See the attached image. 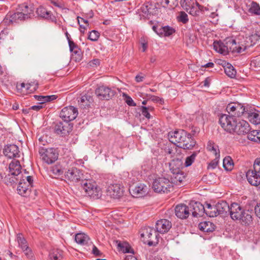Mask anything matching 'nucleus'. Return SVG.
<instances>
[{
  "label": "nucleus",
  "instance_id": "0eeeda50",
  "mask_svg": "<svg viewBox=\"0 0 260 260\" xmlns=\"http://www.w3.org/2000/svg\"><path fill=\"white\" fill-rule=\"evenodd\" d=\"M64 178L73 184L81 183L84 180V175L82 171L77 168H71L68 169L65 172Z\"/></svg>",
  "mask_w": 260,
  "mask_h": 260
},
{
  "label": "nucleus",
  "instance_id": "8fccbe9b",
  "mask_svg": "<svg viewBox=\"0 0 260 260\" xmlns=\"http://www.w3.org/2000/svg\"><path fill=\"white\" fill-rule=\"evenodd\" d=\"M199 152V151H194L192 153L191 155L187 156L185 159L184 167H188L189 166H190L192 165V164L194 162L195 158Z\"/></svg>",
  "mask_w": 260,
  "mask_h": 260
},
{
  "label": "nucleus",
  "instance_id": "58836bf2",
  "mask_svg": "<svg viewBox=\"0 0 260 260\" xmlns=\"http://www.w3.org/2000/svg\"><path fill=\"white\" fill-rule=\"evenodd\" d=\"M63 251L58 249H52L49 252V258L50 260H61L62 258Z\"/></svg>",
  "mask_w": 260,
  "mask_h": 260
},
{
  "label": "nucleus",
  "instance_id": "bb28decb",
  "mask_svg": "<svg viewBox=\"0 0 260 260\" xmlns=\"http://www.w3.org/2000/svg\"><path fill=\"white\" fill-rule=\"evenodd\" d=\"M183 167L182 161L179 158L174 159L169 163V168L172 174L182 171Z\"/></svg>",
  "mask_w": 260,
  "mask_h": 260
},
{
  "label": "nucleus",
  "instance_id": "a19ab883",
  "mask_svg": "<svg viewBox=\"0 0 260 260\" xmlns=\"http://www.w3.org/2000/svg\"><path fill=\"white\" fill-rule=\"evenodd\" d=\"M207 149L209 151L212 152L216 156V158H219L220 155L218 146L215 145L213 142L209 141L208 142Z\"/></svg>",
  "mask_w": 260,
  "mask_h": 260
},
{
  "label": "nucleus",
  "instance_id": "6e6d98bb",
  "mask_svg": "<svg viewBox=\"0 0 260 260\" xmlns=\"http://www.w3.org/2000/svg\"><path fill=\"white\" fill-rule=\"evenodd\" d=\"M249 12L255 15H260V7L256 2H252L251 7L249 9Z\"/></svg>",
  "mask_w": 260,
  "mask_h": 260
},
{
  "label": "nucleus",
  "instance_id": "dca6fc26",
  "mask_svg": "<svg viewBox=\"0 0 260 260\" xmlns=\"http://www.w3.org/2000/svg\"><path fill=\"white\" fill-rule=\"evenodd\" d=\"M38 88V83L37 81L31 82L25 84L21 83L17 85L18 90H21L23 94H29L36 91Z\"/></svg>",
  "mask_w": 260,
  "mask_h": 260
},
{
  "label": "nucleus",
  "instance_id": "338daca9",
  "mask_svg": "<svg viewBox=\"0 0 260 260\" xmlns=\"http://www.w3.org/2000/svg\"><path fill=\"white\" fill-rule=\"evenodd\" d=\"M125 102L129 106L135 107L136 106V104L134 102L132 98L127 95H126Z\"/></svg>",
  "mask_w": 260,
  "mask_h": 260
},
{
  "label": "nucleus",
  "instance_id": "412c9836",
  "mask_svg": "<svg viewBox=\"0 0 260 260\" xmlns=\"http://www.w3.org/2000/svg\"><path fill=\"white\" fill-rule=\"evenodd\" d=\"M21 167L20 165V162L18 160H15L12 161L10 165H9V170H10V173L13 176H19L20 175V173L21 172ZM19 177H18V178H12L11 181H10V182H15V180H18L19 179Z\"/></svg>",
  "mask_w": 260,
  "mask_h": 260
},
{
  "label": "nucleus",
  "instance_id": "cd10ccee",
  "mask_svg": "<svg viewBox=\"0 0 260 260\" xmlns=\"http://www.w3.org/2000/svg\"><path fill=\"white\" fill-rule=\"evenodd\" d=\"M217 216L220 214H226L229 212V209L230 206L225 201L218 202L216 204Z\"/></svg>",
  "mask_w": 260,
  "mask_h": 260
},
{
  "label": "nucleus",
  "instance_id": "20e7f679",
  "mask_svg": "<svg viewBox=\"0 0 260 260\" xmlns=\"http://www.w3.org/2000/svg\"><path fill=\"white\" fill-rule=\"evenodd\" d=\"M173 187L172 182L165 177H159L154 180L152 188L158 193H167Z\"/></svg>",
  "mask_w": 260,
  "mask_h": 260
},
{
  "label": "nucleus",
  "instance_id": "7ed1b4c3",
  "mask_svg": "<svg viewBox=\"0 0 260 260\" xmlns=\"http://www.w3.org/2000/svg\"><path fill=\"white\" fill-rule=\"evenodd\" d=\"M39 153L42 160L47 164H51L58 159V153L54 148L40 147Z\"/></svg>",
  "mask_w": 260,
  "mask_h": 260
},
{
  "label": "nucleus",
  "instance_id": "603ef678",
  "mask_svg": "<svg viewBox=\"0 0 260 260\" xmlns=\"http://www.w3.org/2000/svg\"><path fill=\"white\" fill-rule=\"evenodd\" d=\"M77 19L78 20V23L80 25V30L81 32L83 33L84 32V30L86 29V26L88 25V22L87 20H85L79 16H78Z\"/></svg>",
  "mask_w": 260,
  "mask_h": 260
},
{
  "label": "nucleus",
  "instance_id": "3c124183",
  "mask_svg": "<svg viewBox=\"0 0 260 260\" xmlns=\"http://www.w3.org/2000/svg\"><path fill=\"white\" fill-rule=\"evenodd\" d=\"M118 247L120 250L123 253H134L133 250L131 249V247L126 243H121L119 242L118 244Z\"/></svg>",
  "mask_w": 260,
  "mask_h": 260
},
{
  "label": "nucleus",
  "instance_id": "79ce46f5",
  "mask_svg": "<svg viewBox=\"0 0 260 260\" xmlns=\"http://www.w3.org/2000/svg\"><path fill=\"white\" fill-rule=\"evenodd\" d=\"M175 32V30L173 27L169 26H162L159 28V35L164 36H169Z\"/></svg>",
  "mask_w": 260,
  "mask_h": 260
},
{
  "label": "nucleus",
  "instance_id": "e433bc0d",
  "mask_svg": "<svg viewBox=\"0 0 260 260\" xmlns=\"http://www.w3.org/2000/svg\"><path fill=\"white\" fill-rule=\"evenodd\" d=\"M96 184V182L90 180L84 179V180L81 182V187L84 190L86 194L89 192L90 189L93 188V187L95 186Z\"/></svg>",
  "mask_w": 260,
  "mask_h": 260
},
{
  "label": "nucleus",
  "instance_id": "393cba45",
  "mask_svg": "<svg viewBox=\"0 0 260 260\" xmlns=\"http://www.w3.org/2000/svg\"><path fill=\"white\" fill-rule=\"evenodd\" d=\"M260 40V32H255L248 37H246L244 42L246 48H249L254 46Z\"/></svg>",
  "mask_w": 260,
  "mask_h": 260
},
{
  "label": "nucleus",
  "instance_id": "423d86ee",
  "mask_svg": "<svg viewBox=\"0 0 260 260\" xmlns=\"http://www.w3.org/2000/svg\"><path fill=\"white\" fill-rule=\"evenodd\" d=\"M226 110L229 114V115L226 114V116L233 118L239 117L247 114L245 107L239 103H231L229 104L226 106Z\"/></svg>",
  "mask_w": 260,
  "mask_h": 260
},
{
  "label": "nucleus",
  "instance_id": "09e8293b",
  "mask_svg": "<svg viewBox=\"0 0 260 260\" xmlns=\"http://www.w3.org/2000/svg\"><path fill=\"white\" fill-rule=\"evenodd\" d=\"M201 6L198 3H196L192 7L189 9L188 12L192 16H198L200 13Z\"/></svg>",
  "mask_w": 260,
  "mask_h": 260
},
{
  "label": "nucleus",
  "instance_id": "4be33fe9",
  "mask_svg": "<svg viewBox=\"0 0 260 260\" xmlns=\"http://www.w3.org/2000/svg\"><path fill=\"white\" fill-rule=\"evenodd\" d=\"M258 172L253 170H249L246 172V178L248 182L252 185L258 186L260 184V176Z\"/></svg>",
  "mask_w": 260,
  "mask_h": 260
},
{
  "label": "nucleus",
  "instance_id": "f3484780",
  "mask_svg": "<svg viewBox=\"0 0 260 260\" xmlns=\"http://www.w3.org/2000/svg\"><path fill=\"white\" fill-rule=\"evenodd\" d=\"M108 192L112 198L118 199L123 196L124 188L120 184H112L108 187Z\"/></svg>",
  "mask_w": 260,
  "mask_h": 260
},
{
  "label": "nucleus",
  "instance_id": "a18cd8bd",
  "mask_svg": "<svg viewBox=\"0 0 260 260\" xmlns=\"http://www.w3.org/2000/svg\"><path fill=\"white\" fill-rule=\"evenodd\" d=\"M223 167L226 171H231L233 169L234 162L230 156H226L223 159Z\"/></svg>",
  "mask_w": 260,
  "mask_h": 260
},
{
  "label": "nucleus",
  "instance_id": "4d7b16f0",
  "mask_svg": "<svg viewBox=\"0 0 260 260\" xmlns=\"http://www.w3.org/2000/svg\"><path fill=\"white\" fill-rule=\"evenodd\" d=\"M9 31L8 29H4L0 32V44L3 43L9 39Z\"/></svg>",
  "mask_w": 260,
  "mask_h": 260
},
{
  "label": "nucleus",
  "instance_id": "1a4fd4ad",
  "mask_svg": "<svg viewBox=\"0 0 260 260\" xmlns=\"http://www.w3.org/2000/svg\"><path fill=\"white\" fill-rule=\"evenodd\" d=\"M33 178L31 176H23L20 178V181L17 187L19 194L24 196L28 190L32 187Z\"/></svg>",
  "mask_w": 260,
  "mask_h": 260
},
{
  "label": "nucleus",
  "instance_id": "a878e982",
  "mask_svg": "<svg viewBox=\"0 0 260 260\" xmlns=\"http://www.w3.org/2000/svg\"><path fill=\"white\" fill-rule=\"evenodd\" d=\"M192 215L193 217H201L202 216L204 213H205V207L202 204L199 202H195L192 205Z\"/></svg>",
  "mask_w": 260,
  "mask_h": 260
},
{
  "label": "nucleus",
  "instance_id": "6e6552de",
  "mask_svg": "<svg viewBox=\"0 0 260 260\" xmlns=\"http://www.w3.org/2000/svg\"><path fill=\"white\" fill-rule=\"evenodd\" d=\"M97 97L101 100H109L116 94V91L108 86L101 85L95 90Z\"/></svg>",
  "mask_w": 260,
  "mask_h": 260
},
{
  "label": "nucleus",
  "instance_id": "bf43d9fd",
  "mask_svg": "<svg viewBox=\"0 0 260 260\" xmlns=\"http://www.w3.org/2000/svg\"><path fill=\"white\" fill-rule=\"evenodd\" d=\"M22 250L24 253L27 258L30 260H34V253L29 246L26 247L25 248L22 249Z\"/></svg>",
  "mask_w": 260,
  "mask_h": 260
},
{
  "label": "nucleus",
  "instance_id": "a211bd4d",
  "mask_svg": "<svg viewBox=\"0 0 260 260\" xmlns=\"http://www.w3.org/2000/svg\"><path fill=\"white\" fill-rule=\"evenodd\" d=\"M196 144V142L191 137V134L187 132L185 138H184L180 145H177V146L183 149L191 150L193 149Z\"/></svg>",
  "mask_w": 260,
  "mask_h": 260
},
{
  "label": "nucleus",
  "instance_id": "4c0bfd02",
  "mask_svg": "<svg viewBox=\"0 0 260 260\" xmlns=\"http://www.w3.org/2000/svg\"><path fill=\"white\" fill-rule=\"evenodd\" d=\"M205 210V213L207 216L210 217H214L217 216V211H216V204L211 205L209 203H206Z\"/></svg>",
  "mask_w": 260,
  "mask_h": 260
},
{
  "label": "nucleus",
  "instance_id": "c756f323",
  "mask_svg": "<svg viewBox=\"0 0 260 260\" xmlns=\"http://www.w3.org/2000/svg\"><path fill=\"white\" fill-rule=\"evenodd\" d=\"M246 114H247V118L251 123L255 125L260 123V111L254 110L249 113L247 112Z\"/></svg>",
  "mask_w": 260,
  "mask_h": 260
},
{
  "label": "nucleus",
  "instance_id": "680f3d73",
  "mask_svg": "<svg viewBox=\"0 0 260 260\" xmlns=\"http://www.w3.org/2000/svg\"><path fill=\"white\" fill-rule=\"evenodd\" d=\"M141 111L142 112V114L145 116L147 119H150L151 117V115L148 110V108H146V107L141 106Z\"/></svg>",
  "mask_w": 260,
  "mask_h": 260
},
{
  "label": "nucleus",
  "instance_id": "4468645a",
  "mask_svg": "<svg viewBox=\"0 0 260 260\" xmlns=\"http://www.w3.org/2000/svg\"><path fill=\"white\" fill-rule=\"evenodd\" d=\"M73 126L67 122H59L56 123L54 126V132L60 136H64L69 134L72 131Z\"/></svg>",
  "mask_w": 260,
  "mask_h": 260
},
{
  "label": "nucleus",
  "instance_id": "aec40b11",
  "mask_svg": "<svg viewBox=\"0 0 260 260\" xmlns=\"http://www.w3.org/2000/svg\"><path fill=\"white\" fill-rule=\"evenodd\" d=\"M172 227L171 222L166 219H161L158 220L155 225L158 233L164 234L168 232Z\"/></svg>",
  "mask_w": 260,
  "mask_h": 260
},
{
  "label": "nucleus",
  "instance_id": "0e129e2a",
  "mask_svg": "<svg viewBox=\"0 0 260 260\" xmlns=\"http://www.w3.org/2000/svg\"><path fill=\"white\" fill-rule=\"evenodd\" d=\"M253 170L260 173V158H256L253 164Z\"/></svg>",
  "mask_w": 260,
  "mask_h": 260
},
{
  "label": "nucleus",
  "instance_id": "c9c22d12",
  "mask_svg": "<svg viewBox=\"0 0 260 260\" xmlns=\"http://www.w3.org/2000/svg\"><path fill=\"white\" fill-rule=\"evenodd\" d=\"M86 195L93 199H98L102 197V191L101 188L96 184L95 186H94L93 188L90 189Z\"/></svg>",
  "mask_w": 260,
  "mask_h": 260
},
{
  "label": "nucleus",
  "instance_id": "5701e85b",
  "mask_svg": "<svg viewBox=\"0 0 260 260\" xmlns=\"http://www.w3.org/2000/svg\"><path fill=\"white\" fill-rule=\"evenodd\" d=\"M175 214L179 218L186 219L189 215L188 207L184 204H179L175 207Z\"/></svg>",
  "mask_w": 260,
  "mask_h": 260
},
{
  "label": "nucleus",
  "instance_id": "ea45409f",
  "mask_svg": "<svg viewBox=\"0 0 260 260\" xmlns=\"http://www.w3.org/2000/svg\"><path fill=\"white\" fill-rule=\"evenodd\" d=\"M92 101V98L89 95H84L82 96L78 101L81 107L85 108L90 106V103Z\"/></svg>",
  "mask_w": 260,
  "mask_h": 260
},
{
  "label": "nucleus",
  "instance_id": "5fc2aeb1",
  "mask_svg": "<svg viewBox=\"0 0 260 260\" xmlns=\"http://www.w3.org/2000/svg\"><path fill=\"white\" fill-rule=\"evenodd\" d=\"M177 19L178 21L182 22L183 24H186L188 21V15L183 11H181L179 13V15L177 17Z\"/></svg>",
  "mask_w": 260,
  "mask_h": 260
},
{
  "label": "nucleus",
  "instance_id": "052dcab7",
  "mask_svg": "<svg viewBox=\"0 0 260 260\" xmlns=\"http://www.w3.org/2000/svg\"><path fill=\"white\" fill-rule=\"evenodd\" d=\"M73 58H75L76 61H79L82 59V53L81 50L80 48L75 50L74 52H73Z\"/></svg>",
  "mask_w": 260,
  "mask_h": 260
},
{
  "label": "nucleus",
  "instance_id": "9b49d317",
  "mask_svg": "<svg viewBox=\"0 0 260 260\" xmlns=\"http://www.w3.org/2000/svg\"><path fill=\"white\" fill-rule=\"evenodd\" d=\"M129 191L131 195L135 198H141L148 193L147 186L143 183H139L131 186Z\"/></svg>",
  "mask_w": 260,
  "mask_h": 260
},
{
  "label": "nucleus",
  "instance_id": "f03ea898",
  "mask_svg": "<svg viewBox=\"0 0 260 260\" xmlns=\"http://www.w3.org/2000/svg\"><path fill=\"white\" fill-rule=\"evenodd\" d=\"M34 16V11L26 4L18 6L14 13L10 12L7 14L4 22L7 24L17 23L30 19Z\"/></svg>",
  "mask_w": 260,
  "mask_h": 260
},
{
  "label": "nucleus",
  "instance_id": "774afa93",
  "mask_svg": "<svg viewBox=\"0 0 260 260\" xmlns=\"http://www.w3.org/2000/svg\"><path fill=\"white\" fill-rule=\"evenodd\" d=\"M34 97L38 101L41 102L40 104H42L46 102V95H35Z\"/></svg>",
  "mask_w": 260,
  "mask_h": 260
},
{
  "label": "nucleus",
  "instance_id": "72a5a7b5",
  "mask_svg": "<svg viewBox=\"0 0 260 260\" xmlns=\"http://www.w3.org/2000/svg\"><path fill=\"white\" fill-rule=\"evenodd\" d=\"M75 241L81 245H87L89 240V237L84 233H78L75 235Z\"/></svg>",
  "mask_w": 260,
  "mask_h": 260
},
{
  "label": "nucleus",
  "instance_id": "9d476101",
  "mask_svg": "<svg viewBox=\"0 0 260 260\" xmlns=\"http://www.w3.org/2000/svg\"><path fill=\"white\" fill-rule=\"evenodd\" d=\"M78 114L76 108L70 106L63 108L60 112V117L65 122H69L74 120Z\"/></svg>",
  "mask_w": 260,
  "mask_h": 260
},
{
  "label": "nucleus",
  "instance_id": "473e14b6",
  "mask_svg": "<svg viewBox=\"0 0 260 260\" xmlns=\"http://www.w3.org/2000/svg\"><path fill=\"white\" fill-rule=\"evenodd\" d=\"M199 229L204 232L210 233L214 230V225L210 221H204L199 223Z\"/></svg>",
  "mask_w": 260,
  "mask_h": 260
},
{
  "label": "nucleus",
  "instance_id": "49530a36",
  "mask_svg": "<svg viewBox=\"0 0 260 260\" xmlns=\"http://www.w3.org/2000/svg\"><path fill=\"white\" fill-rule=\"evenodd\" d=\"M64 170V168L60 164H57L51 167V171L54 175L59 176L63 174Z\"/></svg>",
  "mask_w": 260,
  "mask_h": 260
},
{
  "label": "nucleus",
  "instance_id": "37998d69",
  "mask_svg": "<svg viewBox=\"0 0 260 260\" xmlns=\"http://www.w3.org/2000/svg\"><path fill=\"white\" fill-rule=\"evenodd\" d=\"M224 72L225 74L231 78L235 77L236 75V71L234 67L230 63L227 64L224 67Z\"/></svg>",
  "mask_w": 260,
  "mask_h": 260
},
{
  "label": "nucleus",
  "instance_id": "c03bdc74",
  "mask_svg": "<svg viewBox=\"0 0 260 260\" xmlns=\"http://www.w3.org/2000/svg\"><path fill=\"white\" fill-rule=\"evenodd\" d=\"M17 241L18 246L22 250L25 248L26 247H28L27 241L21 233H19L17 235Z\"/></svg>",
  "mask_w": 260,
  "mask_h": 260
},
{
  "label": "nucleus",
  "instance_id": "7c9ffc66",
  "mask_svg": "<svg viewBox=\"0 0 260 260\" xmlns=\"http://www.w3.org/2000/svg\"><path fill=\"white\" fill-rule=\"evenodd\" d=\"M36 13L39 17L45 18L47 19H53V16L51 12L48 11L43 6H40L37 8Z\"/></svg>",
  "mask_w": 260,
  "mask_h": 260
},
{
  "label": "nucleus",
  "instance_id": "c85d7f7f",
  "mask_svg": "<svg viewBox=\"0 0 260 260\" xmlns=\"http://www.w3.org/2000/svg\"><path fill=\"white\" fill-rule=\"evenodd\" d=\"M213 48L217 52L226 55L229 52L228 45H225L221 41H214L213 43Z\"/></svg>",
  "mask_w": 260,
  "mask_h": 260
},
{
  "label": "nucleus",
  "instance_id": "f8f14e48",
  "mask_svg": "<svg viewBox=\"0 0 260 260\" xmlns=\"http://www.w3.org/2000/svg\"><path fill=\"white\" fill-rule=\"evenodd\" d=\"M226 44L228 45L229 51L233 53H241L247 49L244 41H241L237 44L236 40L233 39H230L226 42Z\"/></svg>",
  "mask_w": 260,
  "mask_h": 260
},
{
  "label": "nucleus",
  "instance_id": "6ab92c4d",
  "mask_svg": "<svg viewBox=\"0 0 260 260\" xmlns=\"http://www.w3.org/2000/svg\"><path fill=\"white\" fill-rule=\"evenodd\" d=\"M243 210V208L239 204L236 203L231 204L229 212L231 218L234 220H238L241 217Z\"/></svg>",
  "mask_w": 260,
  "mask_h": 260
},
{
  "label": "nucleus",
  "instance_id": "e2e57ef3",
  "mask_svg": "<svg viewBox=\"0 0 260 260\" xmlns=\"http://www.w3.org/2000/svg\"><path fill=\"white\" fill-rule=\"evenodd\" d=\"M218 158H216V156H215V158L212 160L208 166V169H214L216 168L218 164Z\"/></svg>",
  "mask_w": 260,
  "mask_h": 260
},
{
  "label": "nucleus",
  "instance_id": "864d4df0",
  "mask_svg": "<svg viewBox=\"0 0 260 260\" xmlns=\"http://www.w3.org/2000/svg\"><path fill=\"white\" fill-rule=\"evenodd\" d=\"M195 3L192 0H181L180 4L181 7L187 12Z\"/></svg>",
  "mask_w": 260,
  "mask_h": 260
},
{
  "label": "nucleus",
  "instance_id": "de8ad7c7",
  "mask_svg": "<svg viewBox=\"0 0 260 260\" xmlns=\"http://www.w3.org/2000/svg\"><path fill=\"white\" fill-rule=\"evenodd\" d=\"M247 138L249 140L254 142L260 141V131L253 130L249 132Z\"/></svg>",
  "mask_w": 260,
  "mask_h": 260
},
{
  "label": "nucleus",
  "instance_id": "f704fd0d",
  "mask_svg": "<svg viewBox=\"0 0 260 260\" xmlns=\"http://www.w3.org/2000/svg\"><path fill=\"white\" fill-rule=\"evenodd\" d=\"M86 195L93 199H98L102 197V191L101 188L96 184L95 186H94L93 188L90 189Z\"/></svg>",
  "mask_w": 260,
  "mask_h": 260
},
{
  "label": "nucleus",
  "instance_id": "69168bd1",
  "mask_svg": "<svg viewBox=\"0 0 260 260\" xmlns=\"http://www.w3.org/2000/svg\"><path fill=\"white\" fill-rule=\"evenodd\" d=\"M69 45L70 48V50L71 52H74L75 50H76L77 49H79V48L78 46L73 41H69Z\"/></svg>",
  "mask_w": 260,
  "mask_h": 260
},
{
  "label": "nucleus",
  "instance_id": "b1692460",
  "mask_svg": "<svg viewBox=\"0 0 260 260\" xmlns=\"http://www.w3.org/2000/svg\"><path fill=\"white\" fill-rule=\"evenodd\" d=\"M253 212L250 210H245L243 209L242 211L241 217L238 220H240L242 224L245 225H249L252 222Z\"/></svg>",
  "mask_w": 260,
  "mask_h": 260
},
{
  "label": "nucleus",
  "instance_id": "f257e3e1",
  "mask_svg": "<svg viewBox=\"0 0 260 260\" xmlns=\"http://www.w3.org/2000/svg\"><path fill=\"white\" fill-rule=\"evenodd\" d=\"M219 123L223 129L229 133H235L239 135L248 134L250 125L245 120H240L238 122L235 118L226 114H221L219 118Z\"/></svg>",
  "mask_w": 260,
  "mask_h": 260
},
{
  "label": "nucleus",
  "instance_id": "2eb2a0df",
  "mask_svg": "<svg viewBox=\"0 0 260 260\" xmlns=\"http://www.w3.org/2000/svg\"><path fill=\"white\" fill-rule=\"evenodd\" d=\"M19 149L15 144H8L5 146L3 150L4 155L9 158L19 157Z\"/></svg>",
  "mask_w": 260,
  "mask_h": 260
},
{
  "label": "nucleus",
  "instance_id": "ddd939ff",
  "mask_svg": "<svg viewBox=\"0 0 260 260\" xmlns=\"http://www.w3.org/2000/svg\"><path fill=\"white\" fill-rule=\"evenodd\" d=\"M185 135H187V132L183 129H179L169 132L168 138L171 143L177 145H180L182 140L185 138Z\"/></svg>",
  "mask_w": 260,
  "mask_h": 260
},
{
  "label": "nucleus",
  "instance_id": "39448f33",
  "mask_svg": "<svg viewBox=\"0 0 260 260\" xmlns=\"http://www.w3.org/2000/svg\"><path fill=\"white\" fill-rule=\"evenodd\" d=\"M158 236L157 231L151 228H146L141 234L144 243L149 246H154L158 243Z\"/></svg>",
  "mask_w": 260,
  "mask_h": 260
},
{
  "label": "nucleus",
  "instance_id": "2f4dec72",
  "mask_svg": "<svg viewBox=\"0 0 260 260\" xmlns=\"http://www.w3.org/2000/svg\"><path fill=\"white\" fill-rule=\"evenodd\" d=\"M185 178L184 172L182 170L179 172L173 173L171 175L172 183L178 184L181 183Z\"/></svg>",
  "mask_w": 260,
  "mask_h": 260
},
{
  "label": "nucleus",
  "instance_id": "13d9d810",
  "mask_svg": "<svg viewBox=\"0 0 260 260\" xmlns=\"http://www.w3.org/2000/svg\"><path fill=\"white\" fill-rule=\"evenodd\" d=\"M100 37V33L95 30H92L89 32L88 38L93 42L96 41Z\"/></svg>",
  "mask_w": 260,
  "mask_h": 260
}]
</instances>
